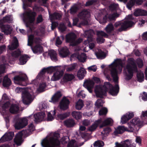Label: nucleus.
<instances>
[{
    "label": "nucleus",
    "instance_id": "nucleus-1",
    "mask_svg": "<svg viewBox=\"0 0 147 147\" xmlns=\"http://www.w3.org/2000/svg\"><path fill=\"white\" fill-rule=\"evenodd\" d=\"M111 68V74L113 81L116 83L114 86H113L110 90L109 93L113 96H116L118 93L119 90V87L118 84V77L117 67H118L120 71H121L123 64L121 59H117L115 61L112 63L109 66Z\"/></svg>",
    "mask_w": 147,
    "mask_h": 147
},
{
    "label": "nucleus",
    "instance_id": "nucleus-2",
    "mask_svg": "<svg viewBox=\"0 0 147 147\" xmlns=\"http://www.w3.org/2000/svg\"><path fill=\"white\" fill-rule=\"evenodd\" d=\"M129 60L131 62L130 64H127L126 67L127 73L126 72L125 79L130 80L133 77L134 73H137L136 76L138 81L142 82L144 80V73L142 72H138V67L134 59L130 58Z\"/></svg>",
    "mask_w": 147,
    "mask_h": 147
},
{
    "label": "nucleus",
    "instance_id": "nucleus-3",
    "mask_svg": "<svg viewBox=\"0 0 147 147\" xmlns=\"http://www.w3.org/2000/svg\"><path fill=\"white\" fill-rule=\"evenodd\" d=\"M36 0H27L28 2L30 3L29 4L28 3H24L23 1V8L24 10H28V11H26L25 12V15L24 16L23 20L25 24L27 27L29 28L30 30H32V28L30 27L31 24L34 21L35 17L36 16V13L34 11H32V10L28 8V7H32L31 3L33 2H34Z\"/></svg>",
    "mask_w": 147,
    "mask_h": 147
},
{
    "label": "nucleus",
    "instance_id": "nucleus-4",
    "mask_svg": "<svg viewBox=\"0 0 147 147\" xmlns=\"http://www.w3.org/2000/svg\"><path fill=\"white\" fill-rule=\"evenodd\" d=\"M59 134L58 132H55L54 134V137L45 138L43 140L41 143L43 147H56L59 146L61 144V142L59 138Z\"/></svg>",
    "mask_w": 147,
    "mask_h": 147
},
{
    "label": "nucleus",
    "instance_id": "nucleus-5",
    "mask_svg": "<svg viewBox=\"0 0 147 147\" xmlns=\"http://www.w3.org/2000/svg\"><path fill=\"white\" fill-rule=\"evenodd\" d=\"M113 86L109 82H105L102 86H96L94 90L96 97L101 98H104V96H107V92L110 90Z\"/></svg>",
    "mask_w": 147,
    "mask_h": 147
},
{
    "label": "nucleus",
    "instance_id": "nucleus-6",
    "mask_svg": "<svg viewBox=\"0 0 147 147\" xmlns=\"http://www.w3.org/2000/svg\"><path fill=\"white\" fill-rule=\"evenodd\" d=\"M134 24V22L131 21L125 20L123 22H116L114 24V26L116 28L121 26L117 31L119 32L125 31L127 28L131 27Z\"/></svg>",
    "mask_w": 147,
    "mask_h": 147
},
{
    "label": "nucleus",
    "instance_id": "nucleus-7",
    "mask_svg": "<svg viewBox=\"0 0 147 147\" xmlns=\"http://www.w3.org/2000/svg\"><path fill=\"white\" fill-rule=\"evenodd\" d=\"M65 68L63 67L60 66L58 67L52 76L51 80L53 81H57L60 80L63 76Z\"/></svg>",
    "mask_w": 147,
    "mask_h": 147
},
{
    "label": "nucleus",
    "instance_id": "nucleus-8",
    "mask_svg": "<svg viewBox=\"0 0 147 147\" xmlns=\"http://www.w3.org/2000/svg\"><path fill=\"white\" fill-rule=\"evenodd\" d=\"M90 16V12L86 10H83L78 15L79 18L82 20V24L84 25H88V21Z\"/></svg>",
    "mask_w": 147,
    "mask_h": 147
},
{
    "label": "nucleus",
    "instance_id": "nucleus-9",
    "mask_svg": "<svg viewBox=\"0 0 147 147\" xmlns=\"http://www.w3.org/2000/svg\"><path fill=\"white\" fill-rule=\"evenodd\" d=\"M19 90L20 91H22V100L23 102L25 105H28L32 101V96L30 93L27 91L22 90L21 88H19Z\"/></svg>",
    "mask_w": 147,
    "mask_h": 147
},
{
    "label": "nucleus",
    "instance_id": "nucleus-10",
    "mask_svg": "<svg viewBox=\"0 0 147 147\" xmlns=\"http://www.w3.org/2000/svg\"><path fill=\"white\" fill-rule=\"evenodd\" d=\"M14 81L15 83L22 86H26L27 84L28 78L26 75H17L13 78Z\"/></svg>",
    "mask_w": 147,
    "mask_h": 147
},
{
    "label": "nucleus",
    "instance_id": "nucleus-11",
    "mask_svg": "<svg viewBox=\"0 0 147 147\" xmlns=\"http://www.w3.org/2000/svg\"><path fill=\"white\" fill-rule=\"evenodd\" d=\"M76 35L74 33H69L66 35V42L70 43L71 46H76L79 43L78 41L76 40Z\"/></svg>",
    "mask_w": 147,
    "mask_h": 147
},
{
    "label": "nucleus",
    "instance_id": "nucleus-12",
    "mask_svg": "<svg viewBox=\"0 0 147 147\" xmlns=\"http://www.w3.org/2000/svg\"><path fill=\"white\" fill-rule=\"evenodd\" d=\"M28 124V120L26 118L24 117L19 119L16 122L15 127L16 129H20L25 127Z\"/></svg>",
    "mask_w": 147,
    "mask_h": 147
},
{
    "label": "nucleus",
    "instance_id": "nucleus-13",
    "mask_svg": "<svg viewBox=\"0 0 147 147\" xmlns=\"http://www.w3.org/2000/svg\"><path fill=\"white\" fill-rule=\"evenodd\" d=\"M70 102L66 97H63L59 103V107L61 110L65 111L69 108Z\"/></svg>",
    "mask_w": 147,
    "mask_h": 147
},
{
    "label": "nucleus",
    "instance_id": "nucleus-14",
    "mask_svg": "<svg viewBox=\"0 0 147 147\" xmlns=\"http://www.w3.org/2000/svg\"><path fill=\"white\" fill-rule=\"evenodd\" d=\"M0 28L1 32L6 35L11 34L12 31V27L8 24H0Z\"/></svg>",
    "mask_w": 147,
    "mask_h": 147
},
{
    "label": "nucleus",
    "instance_id": "nucleus-15",
    "mask_svg": "<svg viewBox=\"0 0 147 147\" xmlns=\"http://www.w3.org/2000/svg\"><path fill=\"white\" fill-rule=\"evenodd\" d=\"M59 67V66H55L54 67L51 66L47 68H44L42 69L40 73L42 75H44L46 72L48 73L51 74L52 72L55 71L57 68Z\"/></svg>",
    "mask_w": 147,
    "mask_h": 147
},
{
    "label": "nucleus",
    "instance_id": "nucleus-16",
    "mask_svg": "<svg viewBox=\"0 0 147 147\" xmlns=\"http://www.w3.org/2000/svg\"><path fill=\"white\" fill-rule=\"evenodd\" d=\"M94 83L92 80H86L83 84V86L86 88L89 92L91 93L92 92V89L93 88Z\"/></svg>",
    "mask_w": 147,
    "mask_h": 147
},
{
    "label": "nucleus",
    "instance_id": "nucleus-17",
    "mask_svg": "<svg viewBox=\"0 0 147 147\" xmlns=\"http://www.w3.org/2000/svg\"><path fill=\"white\" fill-rule=\"evenodd\" d=\"M62 96V94L61 92L58 91L53 95L51 98V100H49V102L53 103H56L59 101Z\"/></svg>",
    "mask_w": 147,
    "mask_h": 147
},
{
    "label": "nucleus",
    "instance_id": "nucleus-18",
    "mask_svg": "<svg viewBox=\"0 0 147 147\" xmlns=\"http://www.w3.org/2000/svg\"><path fill=\"white\" fill-rule=\"evenodd\" d=\"M113 119L110 118H107L105 119L104 121H102L101 124L99 126L100 128L106 126H111L113 124Z\"/></svg>",
    "mask_w": 147,
    "mask_h": 147
},
{
    "label": "nucleus",
    "instance_id": "nucleus-19",
    "mask_svg": "<svg viewBox=\"0 0 147 147\" xmlns=\"http://www.w3.org/2000/svg\"><path fill=\"white\" fill-rule=\"evenodd\" d=\"M134 116V114L133 112H128L121 118V121L123 124L125 123Z\"/></svg>",
    "mask_w": 147,
    "mask_h": 147
},
{
    "label": "nucleus",
    "instance_id": "nucleus-20",
    "mask_svg": "<svg viewBox=\"0 0 147 147\" xmlns=\"http://www.w3.org/2000/svg\"><path fill=\"white\" fill-rule=\"evenodd\" d=\"M14 135V133L13 132H10L7 133H6L1 138V140H2V142L10 141L12 139Z\"/></svg>",
    "mask_w": 147,
    "mask_h": 147
},
{
    "label": "nucleus",
    "instance_id": "nucleus-21",
    "mask_svg": "<svg viewBox=\"0 0 147 147\" xmlns=\"http://www.w3.org/2000/svg\"><path fill=\"white\" fill-rule=\"evenodd\" d=\"M45 114L44 112H39L34 115V121L36 122H40L42 121L44 117Z\"/></svg>",
    "mask_w": 147,
    "mask_h": 147
},
{
    "label": "nucleus",
    "instance_id": "nucleus-22",
    "mask_svg": "<svg viewBox=\"0 0 147 147\" xmlns=\"http://www.w3.org/2000/svg\"><path fill=\"white\" fill-rule=\"evenodd\" d=\"M19 46L18 40L16 36H14L13 42L8 46V48L10 50H13L16 49Z\"/></svg>",
    "mask_w": 147,
    "mask_h": 147
},
{
    "label": "nucleus",
    "instance_id": "nucleus-23",
    "mask_svg": "<svg viewBox=\"0 0 147 147\" xmlns=\"http://www.w3.org/2000/svg\"><path fill=\"white\" fill-rule=\"evenodd\" d=\"M94 34V31L91 29L85 31L84 36L85 37L87 38V40L88 42H92V36Z\"/></svg>",
    "mask_w": 147,
    "mask_h": 147
},
{
    "label": "nucleus",
    "instance_id": "nucleus-24",
    "mask_svg": "<svg viewBox=\"0 0 147 147\" xmlns=\"http://www.w3.org/2000/svg\"><path fill=\"white\" fill-rule=\"evenodd\" d=\"M19 109V107L18 105L16 104H13L10 107L9 111L11 114H16L18 112Z\"/></svg>",
    "mask_w": 147,
    "mask_h": 147
},
{
    "label": "nucleus",
    "instance_id": "nucleus-25",
    "mask_svg": "<svg viewBox=\"0 0 147 147\" xmlns=\"http://www.w3.org/2000/svg\"><path fill=\"white\" fill-rule=\"evenodd\" d=\"M13 19L11 15H6L0 20V25L4 24V23H10L12 22Z\"/></svg>",
    "mask_w": 147,
    "mask_h": 147
},
{
    "label": "nucleus",
    "instance_id": "nucleus-26",
    "mask_svg": "<svg viewBox=\"0 0 147 147\" xmlns=\"http://www.w3.org/2000/svg\"><path fill=\"white\" fill-rule=\"evenodd\" d=\"M34 53L39 54L43 52V47L40 45H36L32 48Z\"/></svg>",
    "mask_w": 147,
    "mask_h": 147
},
{
    "label": "nucleus",
    "instance_id": "nucleus-27",
    "mask_svg": "<svg viewBox=\"0 0 147 147\" xmlns=\"http://www.w3.org/2000/svg\"><path fill=\"white\" fill-rule=\"evenodd\" d=\"M61 16V14L58 12H55L53 13H49V18L51 21L55 20H60Z\"/></svg>",
    "mask_w": 147,
    "mask_h": 147
},
{
    "label": "nucleus",
    "instance_id": "nucleus-28",
    "mask_svg": "<svg viewBox=\"0 0 147 147\" xmlns=\"http://www.w3.org/2000/svg\"><path fill=\"white\" fill-rule=\"evenodd\" d=\"M134 14L136 16H147V11L141 9H138L135 10Z\"/></svg>",
    "mask_w": 147,
    "mask_h": 147
},
{
    "label": "nucleus",
    "instance_id": "nucleus-29",
    "mask_svg": "<svg viewBox=\"0 0 147 147\" xmlns=\"http://www.w3.org/2000/svg\"><path fill=\"white\" fill-rule=\"evenodd\" d=\"M69 51L67 47L62 48L59 51V55L63 58L69 55Z\"/></svg>",
    "mask_w": 147,
    "mask_h": 147
},
{
    "label": "nucleus",
    "instance_id": "nucleus-30",
    "mask_svg": "<svg viewBox=\"0 0 147 147\" xmlns=\"http://www.w3.org/2000/svg\"><path fill=\"white\" fill-rule=\"evenodd\" d=\"M102 122V120L101 119L96 121L94 124L89 127L88 130L91 131H94Z\"/></svg>",
    "mask_w": 147,
    "mask_h": 147
},
{
    "label": "nucleus",
    "instance_id": "nucleus-31",
    "mask_svg": "<svg viewBox=\"0 0 147 147\" xmlns=\"http://www.w3.org/2000/svg\"><path fill=\"white\" fill-rule=\"evenodd\" d=\"M75 77L73 75L66 74H65L61 81L64 83H66L71 81Z\"/></svg>",
    "mask_w": 147,
    "mask_h": 147
},
{
    "label": "nucleus",
    "instance_id": "nucleus-32",
    "mask_svg": "<svg viewBox=\"0 0 147 147\" xmlns=\"http://www.w3.org/2000/svg\"><path fill=\"white\" fill-rule=\"evenodd\" d=\"M11 84V80L8 78V76L6 75L4 77L3 81V86L5 87H9Z\"/></svg>",
    "mask_w": 147,
    "mask_h": 147
},
{
    "label": "nucleus",
    "instance_id": "nucleus-33",
    "mask_svg": "<svg viewBox=\"0 0 147 147\" xmlns=\"http://www.w3.org/2000/svg\"><path fill=\"white\" fill-rule=\"evenodd\" d=\"M22 134L20 133L17 134L14 139V142L18 146L20 145L22 143Z\"/></svg>",
    "mask_w": 147,
    "mask_h": 147
},
{
    "label": "nucleus",
    "instance_id": "nucleus-34",
    "mask_svg": "<svg viewBox=\"0 0 147 147\" xmlns=\"http://www.w3.org/2000/svg\"><path fill=\"white\" fill-rule=\"evenodd\" d=\"M48 55L52 61L55 62H56L58 61L57 54L56 52L54 50H50L48 53Z\"/></svg>",
    "mask_w": 147,
    "mask_h": 147
},
{
    "label": "nucleus",
    "instance_id": "nucleus-35",
    "mask_svg": "<svg viewBox=\"0 0 147 147\" xmlns=\"http://www.w3.org/2000/svg\"><path fill=\"white\" fill-rule=\"evenodd\" d=\"M64 124L67 127H73L75 123L73 119H68L64 121Z\"/></svg>",
    "mask_w": 147,
    "mask_h": 147
},
{
    "label": "nucleus",
    "instance_id": "nucleus-36",
    "mask_svg": "<svg viewBox=\"0 0 147 147\" xmlns=\"http://www.w3.org/2000/svg\"><path fill=\"white\" fill-rule=\"evenodd\" d=\"M86 74V71L85 70L84 68L81 67L78 71V77L80 79H82L84 78Z\"/></svg>",
    "mask_w": 147,
    "mask_h": 147
},
{
    "label": "nucleus",
    "instance_id": "nucleus-37",
    "mask_svg": "<svg viewBox=\"0 0 147 147\" xmlns=\"http://www.w3.org/2000/svg\"><path fill=\"white\" fill-rule=\"evenodd\" d=\"M28 56L26 55L21 56L19 59V64L21 65L25 64L28 60Z\"/></svg>",
    "mask_w": 147,
    "mask_h": 147
},
{
    "label": "nucleus",
    "instance_id": "nucleus-38",
    "mask_svg": "<svg viewBox=\"0 0 147 147\" xmlns=\"http://www.w3.org/2000/svg\"><path fill=\"white\" fill-rule=\"evenodd\" d=\"M34 129V125L32 123H31L28 125V128L23 130L22 132L25 134H28L29 133L33 131Z\"/></svg>",
    "mask_w": 147,
    "mask_h": 147
},
{
    "label": "nucleus",
    "instance_id": "nucleus-39",
    "mask_svg": "<svg viewBox=\"0 0 147 147\" xmlns=\"http://www.w3.org/2000/svg\"><path fill=\"white\" fill-rule=\"evenodd\" d=\"M126 130L125 128L123 126H119L114 131L115 134H121Z\"/></svg>",
    "mask_w": 147,
    "mask_h": 147
},
{
    "label": "nucleus",
    "instance_id": "nucleus-40",
    "mask_svg": "<svg viewBox=\"0 0 147 147\" xmlns=\"http://www.w3.org/2000/svg\"><path fill=\"white\" fill-rule=\"evenodd\" d=\"M111 131V128L109 127H107L104 129L101 132V134L102 136L106 137L108 135Z\"/></svg>",
    "mask_w": 147,
    "mask_h": 147
},
{
    "label": "nucleus",
    "instance_id": "nucleus-41",
    "mask_svg": "<svg viewBox=\"0 0 147 147\" xmlns=\"http://www.w3.org/2000/svg\"><path fill=\"white\" fill-rule=\"evenodd\" d=\"M96 55L97 58L102 59L105 57L106 55L105 52L101 50H100L98 52L96 53Z\"/></svg>",
    "mask_w": 147,
    "mask_h": 147
},
{
    "label": "nucleus",
    "instance_id": "nucleus-42",
    "mask_svg": "<svg viewBox=\"0 0 147 147\" xmlns=\"http://www.w3.org/2000/svg\"><path fill=\"white\" fill-rule=\"evenodd\" d=\"M72 117L76 120L79 119L82 117L81 113L80 112L73 111L71 113Z\"/></svg>",
    "mask_w": 147,
    "mask_h": 147
},
{
    "label": "nucleus",
    "instance_id": "nucleus-43",
    "mask_svg": "<svg viewBox=\"0 0 147 147\" xmlns=\"http://www.w3.org/2000/svg\"><path fill=\"white\" fill-rule=\"evenodd\" d=\"M105 30L107 33H110L114 30V27L112 23L108 24L105 28Z\"/></svg>",
    "mask_w": 147,
    "mask_h": 147
},
{
    "label": "nucleus",
    "instance_id": "nucleus-44",
    "mask_svg": "<svg viewBox=\"0 0 147 147\" xmlns=\"http://www.w3.org/2000/svg\"><path fill=\"white\" fill-rule=\"evenodd\" d=\"M136 0H130L127 3L126 6L128 9L131 10L132 7L134 6L136 3Z\"/></svg>",
    "mask_w": 147,
    "mask_h": 147
},
{
    "label": "nucleus",
    "instance_id": "nucleus-45",
    "mask_svg": "<svg viewBox=\"0 0 147 147\" xmlns=\"http://www.w3.org/2000/svg\"><path fill=\"white\" fill-rule=\"evenodd\" d=\"M130 123L134 125L135 126L136 125L139 126L141 124V121H140L138 118H134L131 121Z\"/></svg>",
    "mask_w": 147,
    "mask_h": 147
},
{
    "label": "nucleus",
    "instance_id": "nucleus-46",
    "mask_svg": "<svg viewBox=\"0 0 147 147\" xmlns=\"http://www.w3.org/2000/svg\"><path fill=\"white\" fill-rule=\"evenodd\" d=\"M69 115V113L66 112L63 114H59L57 115L58 117L61 120H63L68 117Z\"/></svg>",
    "mask_w": 147,
    "mask_h": 147
},
{
    "label": "nucleus",
    "instance_id": "nucleus-47",
    "mask_svg": "<svg viewBox=\"0 0 147 147\" xmlns=\"http://www.w3.org/2000/svg\"><path fill=\"white\" fill-rule=\"evenodd\" d=\"M104 145V142L101 140L96 141L93 144L94 147H102Z\"/></svg>",
    "mask_w": 147,
    "mask_h": 147
},
{
    "label": "nucleus",
    "instance_id": "nucleus-48",
    "mask_svg": "<svg viewBox=\"0 0 147 147\" xmlns=\"http://www.w3.org/2000/svg\"><path fill=\"white\" fill-rule=\"evenodd\" d=\"M21 55V52L19 49L13 51L11 54L12 56L15 58L18 57Z\"/></svg>",
    "mask_w": 147,
    "mask_h": 147
},
{
    "label": "nucleus",
    "instance_id": "nucleus-49",
    "mask_svg": "<svg viewBox=\"0 0 147 147\" xmlns=\"http://www.w3.org/2000/svg\"><path fill=\"white\" fill-rule=\"evenodd\" d=\"M84 106L83 102L82 100L78 101L77 102L75 105V108L77 110H80Z\"/></svg>",
    "mask_w": 147,
    "mask_h": 147
},
{
    "label": "nucleus",
    "instance_id": "nucleus-50",
    "mask_svg": "<svg viewBox=\"0 0 147 147\" xmlns=\"http://www.w3.org/2000/svg\"><path fill=\"white\" fill-rule=\"evenodd\" d=\"M34 37V35L33 34H30L28 36V46H30L33 44Z\"/></svg>",
    "mask_w": 147,
    "mask_h": 147
},
{
    "label": "nucleus",
    "instance_id": "nucleus-51",
    "mask_svg": "<svg viewBox=\"0 0 147 147\" xmlns=\"http://www.w3.org/2000/svg\"><path fill=\"white\" fill-rule=\"evenodd\" d=\"M122 144L123 146V147H135L131 144L128 140H127L124 141Z\"/></svg>",
    "mask_w": 147,
    "mask_h": 147
},
{
    "label": "nucleus",
    "instance_id": "nucleus-52",
    "mask_svg": "<svg viewBox=\"0 0 147 147\" xmlns=\"http://www.w3.org/2000/svg\"><path fill=\"white\" fill-rule=\"evenodd\" d=\"M97 35L98 36H101V37H104L105 38H108V35L104 31H98L97 32Z\"/></svg>",
    "mask_w": 147,
    "mask_h": 147
},
{
    "label": "nucleus",
    "instance_id": "nucleus-53",
    "mask_svg": "<svg viewBox=\"0 0 147 147\" xmlns=\"http://www.w3.org/2000/svg\"><path fill=\"white\" fill-rule=\"evenodd\" d=\"M103 100L100 99H98L95 103V105L97 107L99 108L102 106Z\"/></svg>",
    "mask_w": 147,
    "mask_h": 147
},
{
    "label": "nucleus",
    "instance_id": "nucleus-54",
    "mask_svg": "<svg viewBox=\"0 0 147 147\" xmlns=\"http://www.w3.org/2000/svg\"><path fill=\"white\" fill-rule=\"evenodd\" d=\"M107 109L106 108H104L99 111V114L100 115H105L107 114Z\"/></svg>",
    "mask_w": 147,
    "mask_h": 147
},
{
    "label": "nucleus",
    "instance_id": "nucleus-55",
    "mask_svg": "<svg viewBox=\"0 0 147 147\" xmlns=\"http://www.w3.org/2000/svg\"><path fill=\"white\" fill-rule=\"evenodd\" d=\"M46 86V84L45 83L42 82L40 84L38 90L39 91L42 92L44 91V89Z\"/></svg>",
    "mask_w": 147,
    "mask_h": 147
},
{
    "label": "nucleus",
    "instance_id": "nucleus-56",
    "mask_svg": "<svg viewBox=\"0 0 147 147\" xmlns=\"http://www.w3.org/2000/svg\"><path fill=\"white\" fill-rule=\"evenodd\" d=\"M76 65L77 64L74 63L71 65L70 67H67L66 68V70L68 71H71L75 69Z\"/></svg>",
    "mask_w": 147,
    "mask_h": 147
},
{
    "label": "nucleus",
    "instance_id": "nucleus-57",
    "mask_svg": "<svg viewBox=\"0 0 147 147\" xmlns=\"http://www.w3.org/2000/svg\"><path fill=\"white\" fill-rule=\"evenodd\" d=\"M137 61L138 67L140 68H142L143 65V63L142 60L140 58H138L137 59Z\"/></svg>",
    "mask_w": 147,
    "mask_h": 147
},
{
    "label": "nucleus",
    "instance_id": "nucleus-58",
    "mask_svg": "<svg viewBox=\"0 0 147 147\" xmlns=\"http://www.w3.org/2000/svg\"><path fill=\"white\" fill-rule=\"evenodd\" d=\"M135 126L134 125H133L130 123L129 124L128 129L127 130L128 131L131 132H133L134 130Z\"/></svg>",
    "mask_w": 147,
    "mask_h": 147
},
{
    "label": "nucleus",
    "instance_id": "nucleus-59",
    "mask_svg": "<svg viewBox=\"0 0 147 147\" xmlns=\"http://www.w3.org/2000/svg\"><path fill=\"white\" fill-rule=\"evenodd\" d=\"M78 8L76 7H73L70 9V13L71 14H73L76 13L77 11Z\"/></svg>",
    "mask_w": 147,
    "mask_h": 147
},
{
    "label": "nucleus",
    "instance_id": "nucleus-60",
    "mask_svg": "<svg viewBox=\"0 0 147 147\" xmlns=\"http://www.w3.org/2000/svg\"><path fill=\"white\" fill-rule=\"evenodd\" d=\"M10 102L9 101H7L4 103L3 106L2 108L3 109H7L10 105Z\"/></svg>",
    "mask_w": 147,
    "mask_h": 147
},
{
    "label": "nucleus",
    "instance_id": "nucleus-61",
    "mask_svg": "<svg viewBox=\"0 0 147 147\" xmlns=\"http://www.w3.org/2000/svg\"><path fill=\"white\" fill-rule=\"evenodd\" d=\"M97 42L98 43L101 42L102 43H103L105 39L104 38L102 37L98 36L96 39Z\"/></svg>",
    "mask_w": 147,
    "mask_h": 147
},
{
    "label": "nucleus",
    "instance_id": "nucleus-62",
    "mask_svg": "<svg viewBox=\"0 0 147 147\" xmlns=\"http://www.w3.org/2000/svg\"><path fill=\"white\" fill-rule=\"evenodd\" d=\"M96 0H91L88 1L86 3V6H89L92 5L94 3L96 2Z\"/></svg>",
    "mask_w": 147,
    "mask_h": 147
},
{
    "label": "nucleus",
    "instance_id": "nucleus-63",
    "mask_svg": "<svg viewBox=\"0 0 147 147\" xmlns=\"http://www.w3.org/2000/svg\"><path fill=\"white\" fill-rule=\"evenodd\" d=\"M5 66L2 65H0V77L2 74L5 73Z\"/></svg>",
    "mask_w": 147,
    "mask_h": 147
},
{
    "label": "nucleus",
    "instance_id": "nucleus-64",
    "mask_svg": "<svg viewBox=\"0 0 147 147\" xmlns=\"http://www.w3.org/2000/svg\"><path fill=\"white\" fill-rule=\"evenodd\" d=\"M54 119V118L50 112L48 113L47 115V120L48 121H52Z\"/></svg>",
    "mask_w": 147,
    "mask_h": 147
}]
</instances>
